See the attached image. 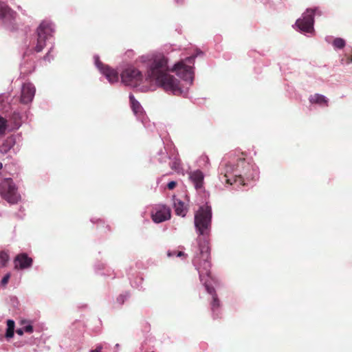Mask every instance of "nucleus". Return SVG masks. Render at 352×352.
Listing matches in <instances>:
<instances>
[{"instance_id": "nucleus-1", "label": "nucleus", "mask_w": 352, "mask_h": 352, "mask_svg": "<svg viewBox=\"0 0 352 352\" xmlns=\"http://www.w3.org/2000/svg\"><path fill=\"white\" fill-rule=\"evenodd\" d=\"M199 54H202V52L197 50L195 54L177 62L172 68L168 67V59L162 53L154 52L142 55L138 58L137 62L145 65V76L140 69L130 65L120 74L121 82L126 86L137 88L142 92L150 89L146 82H154L168 93L176 96L185 94L186 91L181 87L179 82L169 72H175L186 84L191 85L194 79L192 65L195 58Z\"/></svg>"}, {"instance_id": "nucleus-2", "label": "nucleus", "mask_w": 352, "mask_h": 352, "mask_svg": "<svg viewBox=\"0 0 352 352\" xmlns=\"http://www.w3.org/2000/svg\"><path fill=\"white\" fill-rule=\"evenodd\" d=\"M54 32L55 25L51 20L45 19L40 23L35 32L30 36L28 43L25 44L26 51L20 64V70L22 74L27 75L34 70V61L29 58V54L42 52L47 42H50Z\"/></svg>"}, {"instance_id": "nucleus-3", "label": "nucleus", "mask_w": 352, "mask_h": 352, "mask_svg": "<svg viewBox=\"0 0 352 352\" xmlns=\"http://www.w3.org/2000/svg\"><path fill=\"white\" fill-rule=\"evenodd\" d=\"M209 258L210 248L208 243L206 241L203 243L199 242L197 252L192 262L199 272L201 282L205 285L207 292L212 296V301L211 302V309L214 315L216 310L219 307L220 302L214 289L210 287L208 283V280L205 279V276L210 277V274L211 265Z\"/></svg>"}, {"instance_id": "nucleus-4", "label": "nucleus", "mask_w": 352, "mask_h": 352, "mask_svg": "<svg viewBox=\"0 0 352 352\" xmlns=\"http://www.w3.org/2000/svg\"><path fill=\"white\" fill-rule=\"evenodd\" d=\"M250 168V165L247 164L244 159H239L236 165L232 162L226 163L221 169V179L223 182H226L232 185L233 182H239L241 185H245V180L242 174L247 179H256L258 177V173L254 170V173L250 175L247 170Z\"/></svg>"}, {"instance_id": "nucleus-5", "label": "nucleus", "mask_w": 352, "mask_h": 352, "mask_svg": "<svg viewBox=\"0 0 352 352\" xmlns=\"http://www.w3.org/2000/svg\"><path fill=\"white\" fill-rule=\"evenodd\" d=\"M211 207L206 204L200 206L199 210L195 214L194 219L195 230L199 236H206L210 233L211 228Z\"/></svg>"}, {"instance_id": "nucleus-6", "label": "nucleus", "mask_w": 352, "mask_h": 352, "mask_svg": "<svg viewBox=\"0 0 352 352\" xmlns=\"http://www.w3.org/2000/svg\"><path fill=\"white\" fill-rule=\"evenodd\" d=\"M0 195L10 204H17L21 199L15 184L10 178H6L1 183Z\"/></svg>"}, {"instance_id": "nucleus-7", "label": "nucleus", "mask_w": 352, "mask_h": 352, "mask_svg": "<svg viewBox=\"0 0 352 352\" xmlns=\"http://www.w3.org/2000/svg\"><path fill=\"white\" fill-rule=\"evenodd\" d=\"M16 13L6 3L0 1V25L8 30L16 28Z\"/></svg>"}, {"instance_id": "nucleus-8", "label": "nucleus", "mask_w": 352, "mask_h": 352, "mask_svg": "<svg viewBox=\"0 0 352 352\" xmlns=\"http://www.w3.org/2000/svg\"><path fill=\"white\" fill-rule=\"evenodd\" d=\"M315 10L307 9L303 13L302 18L298 19L296 25L303 33H312L314 32V15Z\"/></svg>"}, {"instance_id": "nucleus-9", "label": "nucleus", "mask_w": 352, "mask_h": 352, "mask_svg": "<svg viewBox=\"0 0 352 352\" xmlns=\"http://www.w3.org/2000/svg\"><path fill=\"white\" fill-rule=\"evenodd\" d=\"M94 58L96 67L98 68L100 72L106 77L107 80L111 84L117 82L118 81V73L115 69L110 68L107 65H104L100 62L98 55H95Z\"/></svg>"}, {"instance_id": "nucleus-10", "label": "nucleus", "mask_w": 352, "mask_h": 352, "mask_svg": "<svg viewBox=\"0 0 352 352\" xmlns=\"http://www.w3.org/2000/svg\"><path fill=\"white\" fill-rule=\"evenodd\" d=\"M151 218L156 223L164 222L170 218V210L164 205L156 206L151 212Z\"/></svg>"}, {"instance_id": "nucleus-11", "label": "nucleus", "mask_w": 352, "mask_h": 352, "mask_svg": "<svg viewBox=\"0 0 352 352\" xmlns=\"http://www.w3.org/2000/svg\"><path fill=\"white\" fill-rule=\"evenodd\" d=\"M129 100L134 114L138 119L141 120L144 127L151 131L153 124H150L149 122L146 120V118L144 116V110L140 102L137 100H135V97L132 94L129 95Z\"/></svg>"}, {"instance_id": "nucleus-12", "label": "nucleus", "mask_w": 352, "mask_h": 352, "mask_svg": "<svg viewBox=\"0 0 352 352\" xmlns=\"http://www.w3.org/2000/svg\"><path fill=\"white\" fill-rule=\"evenodd\" d=\"M14 269L23 270L30 269L33 265V259L25 252L18 254L13 261Z\"/></svg>"}, {"instance_id": "nucleus-13", "label": "nucleus", "mask_w": 352, "mask_h": 352, "mask_svg": "<svg viewBox=\"0 0 352 352\" xmlns=\"http://www.w3.org/2000/svg\"><path fill=\"white\" fill-rule=\"evenodd\" d=\"M36 93L35 86L31 82H25L21 87V102L23 104L31 103Z\"/></svg>"}, {"instance_id": "nucleus-14", "label": "nucleus", "mask_w": 352, "mask_h": 352, "mask_svg": "<svg viewBox=\"0 0 352 352\" xmlns=\"http://www.w3.org/2000/svg\"><path fill=\"white\" fill-rule=\"evenodd\" d=\"M189 177L197 189L201 188L202 187L204 176L201 170H197L191 172L190 173Z\"/></svg>"}, {"instance_id": "nucleus-15", "label": "nucleus", "mask_w": 352, "mask_h": 352, "mask_svg": "<svg viewBox=\"0 0 352 352\" xmlns=\"http://www.w3.org/2000/svg\"><path fill=\"white\" fill-rule=\"evenodd\" d=\"M173 206L177 215L184 217L186 214L187 209L184 203L180 199L173 198Z\"/></svg>"}, {"instance_id": "nucleus-16", "label": "nucleus", "mask_w": 352, "mask_h": 352, "mask_svg": "<svg viewBox=\"0 0 352 352\" xmlns=\"http://www.w3.org/2000/svg\"><path fill=\"white\" fill-rule=\"evenodd\" d=\"M309 100L311 104H318L321 106H327L328 102V99L324 96L319 94L310 96Z\"/></svg>"}, {"instance_id": "nucleus-17", "label": "nucleus", "mask_w": 352, "mask_h": 352, "mask_svg": "<svg viewBox=\"0 0 352 352\" xmlns=\"http://www.w3.org/2000/svg\"><path fill=\"white\" fill-rule=\"evenodd\" d=\"M331 39L332 37L331 36H327L325 38V41L328 43H331L335 49L341 50L344 47L346 42L343 38H335L333 39L332 42L331 41Z\"/></svg>"}, {"instance_id": "nucleus-18", "label": "nucleus", "mask_w": 352, "mask_h": 352, "mask_svg": "<svg viewBox=\"0 0 352 352\" xmlns=\"http://www.w3.org/2000/svg\"><path fill=\"white\" fill-rule=\"evenodd\" d=\"M15 141L12 137L8 138L0 146V152L6 153L10 151L14 145Z\"/></svg>"}, {"instance_id": "nucleus-19", "label": "nucleus", "mask_w": 352, "mask_h": 352, "mask_svg": "<svg viewBox=\"0 0 352 352\" xmlns=\"http://www.w3.org/2000/svg\"><path fill=\"white\" fill-rule=\"evenodd\" d=\"M15 322L13 320H7V329L5 336L7 339H10L14 336Z\"/></svg>"}, {"instance_id": "nucleus-20", "label": "nucleus", "mask_w": 352, "mask_h": 352, "mask_svg": "<svg viewBox=\"0 0 352 352\" xmlns=\"http://www.w3.org/2000/svg\"><path fill=\"white\" fill-rule=\"evenodd\" d=\"M170 168L177 173H180L182 170L179 160L174 158L170 163Z\"/></svg>"}, {"instance_id": "nucleus-21", "label": "nucleus", "mask_w": 352, "mask_h": 352, "mask_svg": "<svg viewBox=\"0 0 352 352\" xmlns=\"http://www.w3.org/2000/svg\"><path fill=\"white\" fill-rule=\"evenodd\" d=\"M9 260V255L5 251L0 252V265L6 266Z\"/></svg>"}, {"instance_id": "nucleus-22", "label": "nucleus", "mask_w": 352, "mask_h": 352, "mask_svg": "<svg viewBox=\"0 0 352 352\" xmlns=\"http://www.w3.org/2000/svg\"><path fill=\"white\" fill-rule=\"evenodd\" d=\"M53 46H52L50 50H48L47 53L43 56V60L45 61H47L48 63H50L52 60L54 59V55L52 54L53 52Z\"/></svg>"}, {"instance_id": "nucleus-23", "label": "nucleus", "mask_w": 352, "mask_h": 352, "mask_svg": "<svg viewBox=\"0 0 352 352\" xmlns=\"http://www.w3.org/2000/svg\"><path fill=\"white\" fill-rule=\"evenodd\" d=\"M7 128V120L0 117V135L6 132Z\"/></svg>"}, {"instance_id": "nucleus-24", "label": "nucleus", "mask_w": 352, "mask_h": 352, "mask_svg": "<svg viewBox=\"0 0 352 352\" xmlns=\"http://www.w3.org/2000/svg\"><path fill=\"white\" fill-rule=\"evenodd\" d=\"M10 273H7L6 274L4 275V276L1 279V285L3 287H6V285L8 284L10 278Z\"/></svg>"}, {"instance_id": "nucleus-25", "label": "nucleus", "mask_w": 352, "mask_h": 352, "mask_svg": "<svg viewBox=\"0 0 352 352\" xmlns=\"http://www.w3.org/2000/svg\"><path fill=\"white\" fill-rule=\"evenodd\" d=\"M23 328L24 329V332L32 333L33 331V327L30 324L25 325Z\"/></svg>"}, {"instance_id": "nucleus-26", "label": "nucleus", "mask_w": 352, "mask_h": 352, "mask_svg": "<svg viewBox=\"0 0 352 352\" xmlns=\"http://www.w3.org/2000/svg\"><path fill=\"white\" fill-rule=\"evenodd\" d=\"M159 154L162 155V157L159 160L160 162H166V159L168 158L167 154L164 152H160V153H159Z\"/></svg>"}, {"instance_id": "nucleus-27", "label": "nucleus", "mask_w": 352, "mask_h": 352, "mask_svg": "<svg viewBox=\"0 0 352 352\" xmlns=\"http://www.w3.org/2000/svg\"><path fill=\"white\" fill-rule=\"evenodd\" d=\"M126 296L124 295H120L117 298V301L120 303V304H123L125 299H126Z\"/></svg>"}, {"instance_id": "nucleus-28", "label": "nucleus", "mask_w": 352, "mask_h": 352, "mask_svg": "<svg viewBox=\"0 0 352 352\" xmlns=\"http://www.w3.org/2000/svg\"><path fill=\"white\" fill-rule=\"evenodd\" d=\"M102 344H98L96 349H92L89 352H102Z\"/></svg>"}, {"instance_id": "nucleus-29", "label": "nucleus", "mask_w": 352, "mask_h": 352, "mask_svg": "<svg viewBox=\"0 0 352 352\" xmlns=\"http://www.w3.org/2000/svg\"><path fill=\"white\" fill-rule=\"evenodd\" d=\"M176 186V182H174V181H171L168 184H167V187L168 189L171 190V189H173Z\"/></svg>"}, {"instance_id": "nucleus-30", "label": "nucleus", "mask_w": 352, "mask_h": 352, "mask_svg": "<svg viewBox=\"0 0 352 352\" xmlns=\"http://www.w3.org/2000/svg\"><path fill=\"white\" fill-rule=\"evenodd\" d=\"M177 251H168L167 252V256L168 257H170V256H177Z\"/></svg>"}, {"instance_id": "nucleus-31", "label": "nucleus", "mask_w": 352, "mask_h": 352, "mask_svg": "<svg viewBox=\"0 0 352 352\" xmlns=\"http://www.w3.org/2000/svg\"><path fill=\"white\" fill-rule=\"evenodd\" d=\"M16 332L18 335L22 336L24 333V329L23 328H19L16 329Z\"/></svg>"}, {"instance_id": "nucleus-32", "label": "nucleus", "mask_w": 352, "mask_h": 352, "mask_svg": "<svg viewBox=\"0 0 352 352\" xmlns=\"http://www.w3.org/2000/svg\"><path fill=\"white\" fill-rule=\"evenodd\" d=\"M186 254L184 252H182V251H179V252H177V257H182V256H184V257H186Z\"/></svg>"}, {"instance_id": "nucleus-33", "label": "nucleus", "mask_w": 352, "mask_h": 352, "mask_svg": "<svg viewBox=\"0 0 352 352\" xmlns=\"http://www.w3.org/2000/svg\"><path fill=\"white\" fill-rule=\"evenodd\" d=\"M351 63H352V56L348 57L346 61V65H349Z\"/></svg>"}, {"instance_id": "nucleus-34", "label": "nucleus", "mask_w": 352, "mask_h": 352, "mask_svg": "<svg viewBox=\"0 0 352 352\" xmlns=\"http://www.w3.org/2000/svg\"><path fill=\"white\" fill-rule=\"evenodd\" d=\"M203 160H205L206 162H208V157L207 156L203 157Z\"/></svg>"}, {"instance_id": "nucleus-35", "label": "nucleus", "mask_w": 352, "mask_h": 352, "mask_svg": "<svg viewBox=\"0 0 352 352\" xmlns=\"http://www.w3.org/2000/svg\"><path fill=\"white\" fill-rule=\"evenodd\" d=\"M2 167H3L2 163L0 162V170L2 168Z\"/></svg>"}, {"instance_id": "nucleus-36", "label": "nucleus", "mask_w": 352, "mask_h": 352, "mask_svg": "<svg viewBox=\"0 0 352 352\" xmlns=\"http://www.w3.org/2000/svg\"><path fill=\"white\" fill-rule=\"evenodd\" d=\"M118 346H119V344H117L116 345V348H118Z\"/></svg>"}, {"instance_id": "nucleus-37", "label": "nucleus", "mask_w": 352, "mask_h": 352, "mask_svg": "<svg viewBox=\"0 0 352 352\" xmlns=\"http://www.w3.org/2000/svg\"><path fill=\"white\" fill-rule=\"evenodd\" d=\"M344 59H341V63H343Z\"/></svg>"}]
</instances>
